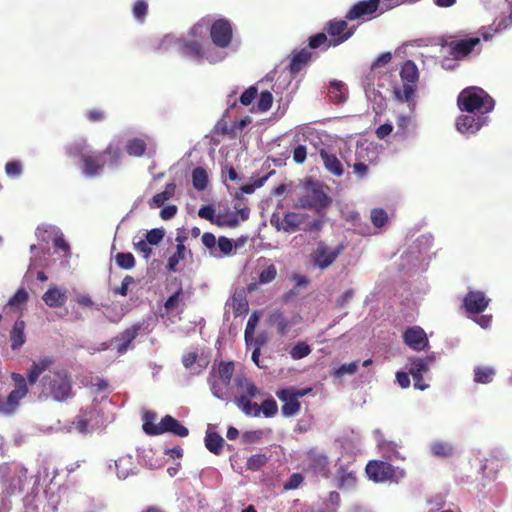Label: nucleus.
Wrapping results in <instances>:
<instances>
[{
	"label": "nucleus",
	"mask_w": 512,
	"mask_h": 512,
	"mask_svg": "<svg viewBox=\"0 0 512 512\" xmlns=\"http://www.w3.org/2000/svg\"><path fill=\"white\" fill-rule=\"evenodd\" d=\"M490 299L483 292L470 291L464 298V307L470 313H481L489 304Z\"/></svg>",
	"instance_id": "obj_20"
},
{
	"label": "nucleus",
	"mask_w": 512,
	"mask_h": 512,
	"mask_svg": "<svg viewBox=\"0 0 512 512\" xmlns=\"http://www.w3.org/2000/svg\"><path fill=\"white\" fill-rule=\"evenodd\" d=\"M228 305L232 308L235 316H241L248 312V302L243 292L235 293Z\"/></svg>",
	"instance_id": "obj_30"
},
{
	"label": "nucleus",
	"mask_w": 512,
	"mask_h": 512,
	"mask_svg": "<svg viewBox=\"0 0 512 512\" xmlns=\"http://www.w3.org/2000/svg\"><path fill=\"white\" fill-rule=\"evenodd\" d=\"M338 486L342 489H351L356 484V477L353 472L341 470L337 474Z\"/></svg>",
	"instance_id": "obj_42"
},
{
	"label": "nucleus",
	"mask_w": 512,
	"mask_h": 512,
	"mask_svg": "<svg viewBox=\"0 0 512 512\" xmlns=\"http://www.w3.org/2000/svg\"><path fill=\"white\" fill-rule=\"evenodd\" d=\"M234 373L233 362H222L213 367L208 378L212 394L221 400L228 397V386Z\"/></svg>",
	"instance_id": "obj_7"
},
{
	"label": "nucleus",
	"mask_w": 512,
	"mask_h": 512,
	"mask_svg": "<svg viewBox=\"0 0 512 512\" xmlns=\"http://www.w3.org/2000/svg\"><path fill=\"white\" fill-rule=\"evenodd\" d=\"M327 31L331 37L328 46H337L348 40L354 33L353 30L348 29L344 20L330 22Z\"/></svg>",
	"instance_id": "obj_17"
},
{
	"label": "nucleus",
	"mask_w": 512,
	"mask_h": 512,
	"mask_svg": "<svg viewBox=\"0 0 512 512\" xmlns=\"http://www.w3.org/2000/svg\"><path fill=\"white\" fill-rule=\"evenodd\" d=\"M328 95L334 103L344 102L347 98V88L341 81L334 80L330 83Z\"/></svg>",
	"instance_id": "obj_29"
},
{
	"label": "nucleus",
	"mask_w": 512,
	"mask_h": 512,
	"mask_svg": "<svg viewBox=\"0 0 512 512\" xmlns=\"http://www.w3.org/2000/svg\"><path fill=\"white\" fill-rule=\"evenodd\" d=\"M256 95H257V88L254 86H251L242 93V95L240 96V102L244 106H248L255 99Z\"/></svg>",
	"instance_id": "obj_60"
},
{
	"label": "nucleus",
	"mask_w": 512,
	"mask_h": 512,
	"mask_svg": "<svg viewBox=\"0 0 512 512\" xmlns=\"http://www.w3.org/2000/svg\"><path fill=\"white\" fill-rule=\"evenodd\" d=\"M433 361L434 358L432 356L426 358L416 357L409 360V373L413 377L416 389L423 391L428 388V384L423 382V374L429 371Z\"/></svg>",
	"instance_id": "obj_13"
},
{
	"label": "nucleus",
	"mask_w": 512,
	"mask_h": 512,
	"mask_svg": "<svg viewBox=\"0 0 512 512\" xmlns=\"http://www.w3.org/2000/svg\"><path fill=\"white\" fill-rule=\"evenodd\" d=\"M223 444L224 439L219 434L210 430L207 431L205 437V446L210 452L218 455L222 450Z\"/></svg>",
	"instance_id": "obj_32"
},
{
	"label": "nucleus",
	"mask_w": 512,
	"mask_h": 512,
	"mask_svg": "<svg viewBox=\"0 0 512 512\" xmlns=\"http://www.w3.org/2000/svg\"><path fill=\"white\" fill-rule=\"evenodd\" d=\"M236 384L240 394L235 397L234 402L244 414L259 416L260 413H263L266 417H272L277 413L278 407L273 399H267L261 405L251 402V399L256 397L259 390L246 378H237Z\"/></svg>",
	"instance_id": "obj_4"
},
{
	"label": "nucleus",
	"mask_w": 512,
	"mask_h": 512,
	"mask_svg": "<svg viewBox=\"0 0 512 512\" xmlns=\"http://www.w3.org/2000/svg\"><path fill=\"white\" fill-rule=\"evenodd\" d=\"M29 299V294L25 288H19L16 293L9 299L7 305L13 308H17L22 304H25Z\"/></svg>",
	"instance_id": "obj_47"
},
{
	"label": "nucleus",
	"mask_w": 512,
	"mask_h": 512,
	"mask_svg": "<svg viewBox=\"0 0 512 512\" xmlns=\"http://www.w3.org/2000/svg\"><path fill=\"white\" fill-rule=\"evenodd\" d=\"M330 203L331 199L326 194L322 184L318 182H308L303 188V193L298 200L297 206L319 212L328 207Z\"/></svg>",
	"instance_id": "obj_9"
},
{
	"label": "nucleus",
	"mask_w": 512,
	"mask_h": 512,
	"mask_svg": "<svg viewBox=\"0 0 512 512\" xmlns=\"http://www.w3.org/2000/svg\"><path fill=\"white\" fill-rule=\"evenodd\" d=\"M55 360L51 356H44L33 361L27 370V380L20 374L13 372L11 379L14 383V389L7 397L0 396V414L11 416L20 405V401L28 394V385H34L39 377L40 394L39 399L43 401L52 400L54 402H67L75 396L73 390V377L71 373L64 368L51 370Z\"/></svg>",
	"instance_id": "obj_1"
},
{
	"label": "nucleus",
	"mask_w": 512,
	"mask_h": 512,
	"mask_svg": "<svg viewBox=\"0 0 512 512\" xmlns=\"http://www.w3.org/2000/svg\"><path fill=\"white\" fill-rule=\"evenodd\" d=\"M397 131L396 134L406 136L413 131L415 125L410 115H399L396 121Z\"/></svg>",
	"instance_id": "obj_36"
},
{
	"label": "nucleus",
	"mask_w": 512,
	"mask_h": 512,
	"mask_svg": "<svg viewBox=\"0 0 512 512\" xmlns=\"http://www.w3.org/2000/svg\"><path fill=\"white\" fill-rule=\"evenodd\" d=\"M183 308V292L181 289L171 295L164 304L165 313L171 316H177Z\"/></svg>",
	"instance_id": "obj_28"
},
{
	"label": "nucleus",
	"mask_w": 512,
	"mask_h": 512,
	"mask_svg": "<svg viewBox=\"0 0 512 512\" xmlns=\"http://www.w3.org/2000/svg\"><path fill=\"white\" fill-rule=\"evenodd\" d=\"M273 322L278 332L285 335L290 331L291 327L297 323V317H293L291 320H289L282 314H277L274 316Z\"/></svg>",
	"instance_id": "obj_38"
},
{
	"label": "nucleus",
	"mask_w": 512,
	"mask_h": 512,
	"mask_svg": "<svg viewBox=\"0 0 512 512\" xmlns=\"http://www.w3.org/2000/svg\"><path fill=\"white\" fill-rule=\"evenodd\" d=\"M182 363L192 374H199L207 367L208 360L199 357L195 352H188L183 356Z\"/></svg>",
	"instance_id": "obj_25"
},
{
	"label": "nucleus",
	"mask_w": 512,
	"mask_h": 512,
	"mask_svg": "<svg viewBox=\"0 0 512 512\" xmlns=\"http://www.w3.org/2000/svg\"><path fill=\"white\" fill-rule=\"evenodd\" d=\"M487 120V116L479 115V113H467L457 118L456 128L461 134H475L482 126L486 125Z\"/></svg>",
	"instance_id": "obj_14"
},
{
	"label": "nucleus",
	"mask_w": 512,
	"mask_h": 512,
	"mask_svg": "<svg viewBox=\"0 0 512 512\" xmlns=\"http://www.w3.org/2000/svg\"><path fill=\"white\" fill-rule=\"evenodd\" d=\"M176 240L178 242L177 247H176V252L168 260V268L171 271L176 270V266L178 265L180 260H182L184 258L185 251H186V248H185L184 244L182 243V238L180 236H178L176 238Z\"/></svg>",
	"instance_id": "obj_40"
},
{
	"label": "nucleus",
	"mask_w": 512,
	"mask_h": 512,
	"mask_svg": "<svg viewBox=\"0 0 512 512\" xmlns=\"http://www.w3.org/2000/svg\"><path fill=\"white\" fill-rule=\"evenodd\" d=\"M431 451L435 456L448 457L453 454L454 449L448 442L436 441L431 444Z\"/></svg>",
	"instance_id": "obj_41"
},
{
	"label": "nucleus",
	"mask_w": 512,
	"mask_h": 512,
	"mask_svg": "<svg viewBox=\"0 0 512 512\" xmlns=\"http://www.w3.org/2000/svg\"><path fill=\"white\" fill-rule=\"evenodd\" d=\"M495 370L488 366H477L474 369V381L477 383L487 384L493 380Z\"/></svg>",
	"instance_id": "obj_35"
},
{
	"label": "nucleus",
	"mask_w": 512,
	"mask_h": 512,
	"mask_svg": "<svg viewBox=\"0 0 512 512\" xmlns=\"http://www.w3.org/2000/svg\"><path fill=\"white\" fill-rule=\"evenodd\" d=\"M307 469L315 475L325 478L328 477L329 467L327 457L315 449L310 450L307 454Z\"/></svg>",
	"instance_id": "obj_18"
},
{
	"label": "nucleus",
	"mask_w": 512,
	"mask_h": 512,
	"mask_svg": "<svg viewBox=\"0 0 512 512\" xmlns=\"http://www.w3.org/2000/svg\"><path fill=\"white\" fill-rule=\"evenodd\" d=\"M374 436L377 441V446L384 457L388 459L400 458V453L398 451V443L384 439L380 430H375Z\"/></svg>",
	"instance_id": "obj_22"
},
{
	"label": "nucleus",
	"mask_w": 512,
	"mask_h": 512,
	"mask_svg": "<svg viewBox=\"0 0 512 512\" xmlns=\"http://www.w3.org/2000/svg\"><path fill=\"white\" fill-rule=\"evenodd\" d=\"M370 217L373 225L377 228H382L388 221V215L383 209H373Z\"/></svg>",
	"instance_id": "obj_49"
},
{
	"label": "nucleus",
	"mask_w": 512,
	"mask_h": 512,
	"mask_svg": "<svg viewBox=\"0 0 512 512\" xmlns=\"http://www.w3.org/2000/svg\"><path fill=\"white\" fill-rule=\"evenodd\" d=\"M380 0H363L355 4L346 14L348 20L362 19L372 15L379 5Z\"/></svg>",
	"instance_id": "obj_19"
},
{
	"label": "nucleus",
	"mask_w": 512,
	"mask_h": 512,
	"mask_svg": "<svg viewBox=\"0 0 512 512\" xmlns=\"http://www.w3.org/2000/svg\"><path fill=\"white\" fill-rule=\"evenodd\" d=\"M148 143L143 138H133L130 140V155L142 156Z\"/></svg>",
	"instance_id": "obj_48"
},
{
	"label": "nucleus",
	"mask_w": 512,
	"mask_h": 512,
	"mask_svg": "<svg viewBox=\"0 0 512 512\" xmlns=\"http://www.w3.org/2000/svg\"><path fill=\"white\" fill-rule=\"evenodd\" d=\"M5 172L11 178L19 177L22 173V163L18 160L7 162Z\"/></svg>",
	"instance_id": "obj_54"
},
{
	"label": "nucleus",
	"mask_w": 512,
	"mask_h": 512,
	"mask_svg": "<svg viewBox=\"0 0 512 512\" xmlns=\"http://www.w3.org/2000/svg\"><path fill=\"white\" fill-rule=\"evenodd\" d=\"M311 57V53L308 50H302L295 54L290 63V70L292 73H297L301 70L302 65L307 63Z\"/></svg>",
	"instance_id": "obj_39"
},
{
	"label": "nucleus",
	"mask_w": 512,
	"mask_h": 512,
	"mask_svg": "<svg viewBox=\"0 0 512 512\" xmlns=\"http://www.w3.org/2000/svg\"><path fill=\"white\" fill-rule=\"evenodd\" d=\"M366 474L369 479L374 482H385L397 480L399 477H403V472L393 468L387 462L383 461H370L366 466Z\"/></svg>",
	"instance_id": "obj_10"
},
{
	"label": "nucleus",
	"mask_w": 512,
	"mask_h": 512,
	"mask_svg": "<svg viewBox=\"0 0 512 512\" xmlns=\"http://www.w3.org/2000/svg\"><path fill=\"white\" fill-rule=\"evenodd\" d=\"M458 106L461 111L485 116L493 110L494 101L483 89L470 87L458 96Z\"/></svg>",
	"instance_id": "obj_5"
},
{
	"label": "nucleus",
	"mask_w": 512,
	"mask_h": 512,
	"mask_svg": "<svg viewBox=\"0 0 512 512\" xmlns=\"http://www.w3.org/2000/svg\"><path fill=\"white\" fill-rule=\"evenodd\" d=\"M266 462H267V457L265 454H255V455H252L247 460L246 465L249 470L257 471L261 467H263L266 464Z\"/></svg>",
	"instance_id": "obj_51"
},
{
	"label": "nucleus",
	"mask_w": 512,
	"mask_h": 512,
	"mask_svg": "<svg viewBox=\"0 0 512 512\" xmlns=\"http://www.w3.org/2000/svg\"><path fill=\"white\" fill-rule=\"evenodd\" d=\"M365 150L363 146H358L356 150V162L353 165V172L359 179L365 178L368 174V164L363 156Z\"/></svg>",
	"instance_id": "obj_31"
},
{
	"label": "nucleus",
	"mask_w": 512,
	"mask_h": 512,
	"mask_svg": "<svg viewBox=\"0 0 512 512\" xmlns=\"http://www.w3.org/2000/svg\"><path fill=\"white\" fill-rule=\"evenodd\" d=\"M217 241L218 240L212 233H204L202 236V243L209 250L211 256L212 252L215 250Z\"/></svg>",
	"instance_id": "obj_63"
},
{
	"label": "nucleus",
	"mask_w": 512,
	"mask_h": 512,
	"mask_svg": "<svg viewBox=\"0 0 512 512\" xmlns=\"http://www.w3.org/2000/svg\"><path fill=\"white\" fill-rule=\"evenodd\" d=\"M401 84L394 86L393 93L400 102H409L416 90L418 69L414 62L406 61L400 71Z\"/></svg>",
	"instance_id": "obj_8"
},
{
	"label": "nucleus",
	"mask_w": 512,
	"mask_h": 512,
	"mask_svg": "<svg viewBox=\"0 0 512 512\" xmlns=\"http://www.w3.org/2000/svg\"><path fill=\"white\" fill-rule=\"evenodd\" d=\"M272 103V94L269 91H263L260 94L256 107H253V111L266 112L271 108Z\"/></svg>",
	"instance_id": "obj_45"
},
{
	"label": "nucleus",
	"mask_w": 512,
	"mask_h": 512,
	"mask_svg": "<svg viewBox=\"0 0 512 512\" xmlns=\"http://www.w3.org/2000/svg\"><path fill=\"white\" fill-rule=\"evenodd\" d=\"M340 502V496L337 492H331L326 502V509L328 512H333Z\"/></svg>",
	"instance_id": "obj_64"
},
{
	"label": "nucleus",
	"mask_w": 512,
	"mask_h": 512,
	"mask_svg": "<svg viewBox=\"0 0 512 512\" xmlns=\"http://www.w3.org/2000/svg\"><path fill=\"white\" fill-rule=\"evenodd\" d=\"M320 157L323 161V164L325 168L334 176L340 177L344 173V168L339 161V159L336 157V155L328 152L325 149H322L320 151Z\"/></svg>",
	"instance_id": "obj_27"
},
{
	"label": "nucleus",
	"mask_w": 512,
	"mask_h": 512,
	"mask_svg": "<svg viewBox=\"0 0 512 512\" xmlns=\"http://www.w3.org/2000/svg\"><path fill=\"white\" fill-rule=\"evenodd\" d=\"M266 177L255 180L253 183L245 184L240 187V192L236 193V196L239 197L242 194H252L256 188L261 187L266 181Z\"/></svg>",
	"instance_id": "obj_57"
},
{
	"label": "nucleus",
	"mask_w": 512,
	"mask_h": 512,
	"mask_svg": "<svg viewBox=\"0 0 512 512\" xmlns=\"http://www.w3.org/2000/svg\"><path fill=\"white\" fill-rule=\"evenodd\" d=\"M357 369H358L357 362H351V363H348V364H343L338 369H336L334 371V375L337 378H341V377H343L346 374L352 375V374L356 373Z\"/></svg>",
	"instance_id": "obj_58"
},
{
	"label": "nucleus",
	"mask_w": 512,
	"mask_h": 512,
	"mask_svg": "<svg viewBox=\"0 0 512 512\" xmlns=\"http://www.w3.org/2000/svg\"><path fill=\"white\" fill-rule=\"evenodd\" d=\"M233 250V243L226 237H220L217 241L215 250L212 252V256L215 258H223L229 256Z\"/></svg>",
	"instance_id": "obj_34"
},
{
	"label": "nucleus",
	"mask_w": 512,
	"mask_h": 512,
	"mask_svg": "<svg viewBox=\"0 0 512 512\" xmlns=\"http://www.w3.org/2000/svg\"><path fill=\"white\" fill-rule=\"evenodd\" d=\"M198 215L201 218L209 220L211 223L215 224L217 215H215V210L212 206H210V205L202 206L198 211Z\"/></svg>",
	"instance_id": "obj_61"
},
{
	"label": "nucleus",
	"mask_w": 512,
	"mask_h": 512,
	"mask_svg": "<svg viewBox=\"0 0 512 512\" xmlns=\"http://www.w3.org/2000/svg\"><path fill=\"white\" fill-rule=\"evenodd\" d=\"M97 412L95 409H86L81 411V413L75 417L72 424L74 428L80 433H88L90 432L94 425L93 420L95 419Z\"/></svg>",
	"instance_id": "obj_23"
},
{
	"label": "nucleus",
	"mask_w": 512,
	"mask_h": 512,
	"mask_svg": "<svg viewBox=\"0 0 512 512\" xmlns=\"http://www.w3.org/2000/svg\"><path fill=\"white\" fill-rule=\"evenodd\" d=\"M480 44L479 37H470L468 39H462L455 43L452 49V54L455 58L461 59L468 56L475 50V47Z\"/></svg>",
	"instance_id": "obj_26"
},
{
	"label": "nucleus",
	"mask_w": 512,
	"mask_h": 512,
	"mask_svg": "<svg viewBox=\"0 0 512 512\" xmlns=\"http://www.w3.org/2000/svg\"><path fill=\"white\" fill-rule=\"evenodd\" d=\"M343 250L342 245L330 247L324 243H319L312 253V261L320 269H326L336 260Z\"/></svg>",
	"instance_id": "obj_11"
},
{
	"label": "nucleus",
	"mask_w": 512,
	"mask_h": 512,
	"mask_svg": "<svg viewBox=\"0 0 512 512\" xmlns=\"http://www.w3.org/2000/svg\"><path fill=\"white\" fill-rule=\"evenodd\" d=\"M26 323L22 319H17L9 333V339L12 350H19L26 342L25 335Z\"/></svg>",
	"instance_id": "obj_24"
},
{
	"label": "nucleus",
	"mask_w": 512,
	"mask_h": 512,
	"mask_svg": "<svg viewBox=\"0 0 512 512\" xmlns=\"http://www.w3.org/2000/svg\"><path fill=\"white\" fill-rule=\"evenodd\" d=\"M277 397L284 402L281 410L284 416L290 417L297 414L300 410V403L296 399H286L284 394H281V390L277 392Z\"/></svg>",
	"instance_id": "obj_33"
},
{
	"label": "nucleus",
	"mask_w": 512,
	"mask_h": 512,
	"mask_svg": "<svg viewBox=\"0 0 512 512\" xmlns=\"http://www.w3.org/2000/svg\"><path fill=\"white\" fill-rule=\"evenodd\" d=\"M209 25L210 20L202 19L189 30L186 38H178L172 34H168L162 39L159 48H174L196 60L206 59L211 63L221 61L226 56L224 53H213L210 50H206L202 47L200 42L206 35Z\"/></svg>",
	"instance_id": "obj_2"
},
{
	"label": "nucleus",
	"mask_w": 512,
	"mask_h": 512,
	"mask_svg": "<svg viewBox=\"0 0 512 512\" xmlns=\"http://www.w3.org/2000/svg\"><path fill=\"white\" fill-rule=\"evenodd\" d=\"M239 223L238 217L236 214L231 215H220L218 214L215 220V224L218 226H227V227H235Z\"/></svg>",
	"instance_id": "obj_53"
},
{
	"label": "nucleus",
	"mask_w": 512,
	"mask_h": 512,
	"mask_svg": "<svg viewBox=\"0 0 512 512\" xmlns=\"http://www.w3.org/2000/svg\"><path fill=\"white\" fill-rule=\"evenodd\" d=\"M276 274H277L276 267L272 264L268 265L261 271V273L259 275V281L262 284L270 283L272 280L275 279Z\"/></svg>",
	"instance_id": "obj_56"
},
{
	"label": "nucleus",
	"mask_w": 512,
	"mask_h": 512,
	"mask_svg": "<svg viewBox=\"0 0 512 512\" xmlns=\"http://www.w3.org/2000/svg\"><path fill=\"white\" fill-rule=\"evenodd\" d=\"M155 419L154 413H144L143 430L146 434L156 436L169 432L178 437H186L189 434L188 429L170 415L164 416L158 424L155 423Z\"/></svg>",
	"instance_id": "obj_6"
},
{
	"label": "nucleus",
	"mask_w": 512,
	"mask_h": 512,
	"mask_svg": "<svg viewBox=\"0 0 512 512\" xmlns=\"http://www.w3.org/2000/svg\"><path fill=\"white\" fill-rule=\"evenodd\" d=\"M406 345L415 351H421L428 346V338L425 331L419 326L407 328L403 334Z\"/></svg>",
	"instance_id": "obj_16"
},
{
	"label": "nucleus",
	"mask_w": 512,
	"mask_h": 512,
	"mask_svg": "<svg viewBox=\"0 0 512 512\" xmlns=\"http://www.w3.org/2000/svg\"><path fill=\"white\" fill-rule=\"evenodd\" d=\"M175 184L174 183H168L166 186H165V189L164 191L156 194L152 201L153 203L160 207L162 206L167 200H169L175 193Z\"/></svg>",
	"instance_id": "obj_44"
},
{
	"label": "nucleus",
	"mask_w": 512,
	"mask_h": 512,
	"mask_svg": "<svg viewBox=\"0 0 512 512\" xmlns=\"http://www.w3.org/2000/svg\"><path fill=\"white\" fill-rule=\"evenodd\" d=\"M207 171L202 167H197L192 172V183L196 190L202 191L208 184Z\"/></svg>",
	"instance_id": "obj_37"
},
{
	"label": "nucleus",
	"mask_w": 512,
	"mask_h": 512,
	"mask_svg": "<svg viewBox=\"0 0 512 512\" xmlns=\"http://www.w3.org/2000/svg\"><path fill=\"white\" fill-rule=\"evenodd\" d=\"M311 353V348L305 342L295 344L290 350V356L294 360L302 359Z\"/></svg>",
	"instance_id": "obj_46"
},
{
	"label": "nucleus",
	"mask_w": 512,
	"mask_h": 512,
	"mask_svg": "<svg viewBox=\"0 0 512 512\" xmlns=\"http://www.w3.org/2000/svg\"><path fill=\"white\" fill-rule=\"evenodd\" d=\"M134 18L142 23L148 12V4L143 0H138L132 9Z\"/></svg>",
	"instance_id": "obj_50"
},
{
	"label": "nucleus",
	"mask_w": 512,
	"mask_h": 512,
	"mask_svg": "<svg viewBox=\"0 0 512 512\" xmlns=\"http://www.w3.org/2000/svg\"><path fill=\"white\" fill-rule=\"evenodd\" d=\"M165 235L162 228H155L146 233V240L150 245H158Z\"/></svg>",
	"instance_id": "obj_55"
},
{
	"label": "nucleus",
	"mask_w": 512,
	"mask_h": 512,
	"mask_svg": "<svg viewBox=\"0 0 512 512\" xmlns=\"http://www.w3.org/2000/svg\"><path fill=\"white\" fill-rule=\"evenodd\" d=\"M66 292L65 288L61 289L56 285H50L43 294L42 299L44 303L51 308L62 307L67 300Z\"/></svg>",
	"instance_id": "obj_21"
},
{
	"label": "nucleus",
	"mask_w": 512,
	"mask_h": 512,
	"mask_svg": "<svg viewBox=\"0 0 512 512\" xmlns=\"http://www.w3.org/2000/svg\"><path fill=\"white\" fill-rule=\"evenodd\" d=\"M311 390V388L298 389L295 387H289L286 389H282L281 394H284L286 398L288 397V399L293 398L298 401L299 398L307 395Z\"/></svg>",
	"instance_id": "obj_52"
},
{
	"label": "nucleus",
	"mask_w": 512,
	"mask_h": 512,
	"mask_svg": "<svg viewBox=\"0 0 512 512\" xmlns=\"http://www.w3.org/2000/svg\"><path fill=\"white\" fill-rule=\"evenodd\" d=\"M128 148V142L121 139L111 141L102 152L86 151L85 142H76L67 148V153L72 157H81L83 172L88 176H95L106 165H117Z\"/></svg>",
	"instance_id": "obj_3"
},
{
	"label": "nucleus",
	"mask_w": 512,
	"mask_h": 512,
	"mask_svg": "<svg viewBox=\"0 0 512 512\" xmlns=\"http://www.w3.org/2000/svg\"><path fill=\"white\" fill-rule=\"evenodd\" d=\"M210 27V35L213 43L218 48H226L232 40V27L228 20L217 19L214 20Z\"/></svg>",
	"instance_id": "obj_12"
},
{
	"label": "nucleus",
	"mask_w": 512,
	"mask_h": 512,
	"mask_svg": "<svg viewBox=\"0 0 512 512\" xmlns=\"http://www.w3.org/2000/svg\"><path fill=\"white\" fill-rule=\"evenodd\" d=\"M133 245L136 251L141 253L145 258H147L151 254V248L149 247V243L146 239L142 238H134Z\"/></svg>",
	"instance_id": "obj_59"
},
{
	"label": "nucleus",
	"mask_w": 512,
	"mask_h": 512,
	"mask_svg": "<svg viewBox=\"0 0 512 512\" xmlns=\"http://www.w3.org/2000/svg\"><path fill=\"white\" fill-rule=\"evenodd\" d=\"M260 316L257 312H253L247 322L245 328V341L246 345H250L253 341V335L255 333V329L259 323Z\"/></svg>",
	"instance_id": "obj_43"
},
{
	"label": "nucleus",
	"mask_w": 512,
	"mask_h": 512,
	"mask_svg": "<svg viewBox=\"0 0 512 512\" xmlns=\"http://www.w3.org/2000/svg\"><path fill=\"white\" fill-rule=\"evenodd\" d=\"M304 219L305 216L300 213H287L283 218L277 214H273L271 217V224L278 230L292 233L299 229L300 225L304 222Z\"/></svg>",
	"instance_id": "obj_15"
},
{
	"label": "nucleus",
	"mask_w": 512,
	"mask_h": 512,
	"mask_svg": "<svg viewBox=\"0 0 512 512\" xmlns=\"http://www.w3.org/2000/svg\"><path fill=\"white\" fill-rule=\"evenodd\" d=\"M86 118L92 123L102 122L105 118V112L96 108L90 109L86 113Z\"/></svg>",
	"instance_id": "obj_62"
}]
</instances>
